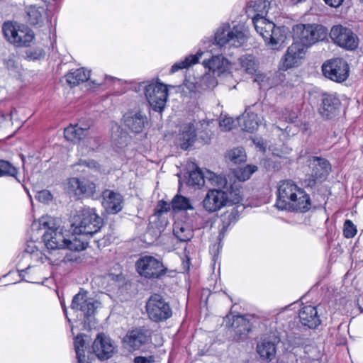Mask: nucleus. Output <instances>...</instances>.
Segmentation results:
<instances>
[{"label": "nucleus", "mask_w": 363, "mask_h": 363, "mask_svg": "<svg viewBox=\"0 0 363 363\" xmlns=\"http://www.w3.org/2000/svg\"><path fill=\"white\" fill-rule=\"evenodd\" d=\"M39 225L46 229L43 236L45 247L49 250L67 248L72 251H82L86 248L88 242L74 235L72 238L65 235L63 229L57 225V220L50 216H43L33 227Z\"/></svg>", "instance_id": "obj_1"}, {"label": "nucleus", "mask_w": 363, "mask_h": 363, "mask_svg": "<svg viewBox=\"0 0 363 363\" xmlns=\"http://www.w3.org/2000/svg\"><path fill=\"white\" fill-rule=\"evenodd\" d=\"M215 186L218 189L208 190L203 200V207L206 211L213 213L228 204L238 203L242 200L240 186L235 183L228 184L225 179L223 185Z\"/></svg>", "instance_id": "obj_2"}, {"label": "nucleus", "mask_w": 363, "mask_h": 363, "mask_svg": "<svg viewBox=\"0 0 363 363\" xmlns=\"http://www.w3.org/2000/svg\"><path fill=\"white\" fill-rule=\"evenodd\" d=\"M74 219V233L78 234L79 238L83 240H85L83 236L93 237L96 235L103 225V219L96 214L94 208L89 207L79 211Z\"/></svg>", "instance_id": "obj_3"}, {"label": "nucleus", "mask_w": 363, "mask_h": 363, "mask_svg": "<svg viewBox=\"0 0 363 363\" xmlns=\"http://www.w3.org/2000/svg\"><path fill=\"white\" fill-rule=\"evenodd\" d=\"M252 21L256 31L263 38L266 44L271 45L273 49L284 41V31L264 16L253 17Z\"/></svg>", "instance_id": "obj_4"}, {"label": "nucleus", "mask_w": 363, "mask_h": 363, "mask_svg": "<svg viewBox=\"0 0 363 363\" xmlns=\"http://www.w3.org/2000/svg\"><path fill=\"white\" fill-rule=\"evenodd\" d=\"M294 38L306 48L327 36V29L320 25L298 24L293 27Z\"/></svg>", "instance_id": "obj_5"}, {"label": "nucleus", "mask_w": 363, "mask_h": 363, "mask_svg": "<svg viewBox=\"0 0 363 363\" xmlns=\"http://www.w3.org/2000/svg\"><path fill=\"white\" fill-rule=\"evenodd\" d=\"M5 38L16 47H28L34 39V33L25 25L5 22L2 26Z\"/></svg>", "instance_id": "obj_6"}, {"label": "nucleus", "mask_w": 363, "mask_h": 363, "mask_svg": "<svg viewBox=\"0 0 363 363\" xmlns=\"http://www.w3.org/2000/svg\"><path fill=\"white\" fill-rule=\"evenodd\" d=\"M215 41L220 48L226 45L238 48L246 42V35L242 26L238 25L231 28L229 23H223L215 33Z\"/></svg>", "instance_id": "obj_7"}, {"label": "nucleus", "mask_w": 363, "mask_h": 363, "mask_svg": "<svg viewBox=\"0 0 363 363\" xmlns=\"http://www.w3.org/2000/svg\"><path fill=\"white\" fill-rule=\"evenodd\" d=\"M135 267L140 276L150 279H160L168 271L162 261L150 255L140 257L135 263Z\"/></svg>", "instance_id": "obj_8"}, {"label": "nucleus", "mask_w": 363, "mask_h": 363, "mask_svg": "<svg viewBox=\"0 0 363 363\" xmlns=\"http://www.w3.org/2000/svg\"><path fill=\"white\" fill-rule=\"evenodd\" d=\"M146 311L150 320L155 322L164 321L172 315V310L168 302L160 295H152L146 303Z\"/></svg>", "instance_id": "obj_9"}, {"label": "nucleus", "mask_w": 363, "mask_h": 363, "mask_svg": "<svg viewBox=\"0 0 363 363\" xmlns=\"http://www.w3.org/2000/svg\"><path fill=\"white\" fill-rule=\"evenodd\" d=\"M145 94L154 111L161 112L164 109L168 97L166 85L160 82H151L145 86Z\"/></svg>", "instance_id": "obj_10"}, {"label": "nucleus", "mask_w": 363, "mask_h": 363, "mask_svg": "<svg viewBox=\"0 0 363 363\" xmlns=\"http://www.w3.org/2000/svg\"><path fill=\"white\" fill-rule=\"evenodd\" d=\"M330 36L336 45L345 50H354L358 47L357 35L347 27L342 25L333 26Z\"/></svg>", "instance_id": "obj_11"}, {"label": "nucleus", "mask_w": 363, "mask_h": 363, "mask_svg": "<svg viewBox=\"0 0 363 363\" xmlns=\"http://www.w3.org/2000/svg\"><path fill=\"white\" fill-rule=\"evenodd\" d=\"M322 71L325 77L340 83L347 79L350 68L345 60L335 58L326 61L322 66Z\"/></svg>", "instance_id": "obj_12"}, {"label": "nucleus", "mask_w": 363, "mask_h": 363, "mask_svg": "<svg viewBox=\"0 0 363 363\" xmlns=\"http://www.w3.org/2000/svg\"><path fill=\"white\" fill-rule=\"evenodd\" d=\"M308 162L312 172L304 182L307 187L313 188L316 186L317 181L322 182L326 179L331 170V167L327 160L318 157H312Z\"/></svg>", "instance_id": "obj_13"}, {"label": "nucleus", "mask_w": 363, "mask_h": 363, "mask_svg": "<svg viewBox=\"0 0 363 363\" xmlns=\"http://www.w3.org/2000/svg\"><path fill=\"white\" fill-rule=\"evenodd\" d=\"M206 182H208L211 185H223L225 183V177L210 171L203 173L198 167L189 172L187 180V184L189 186L201 188Z\"/></svg>", "instance_id": "obj_14"}, {"label": "nucleus", "mask_w": 363, "mask_h": 363, "mask_svg": "<svg viewBox=\"0 0 363 363\" xmlns=\"http://www.w3.org/2000/svg\"><path fill=\"white\" fill-rule=\"evenodd\" d=\"M307 48L303 44L295 42L287 49L281 59V68L284 70L299 66L305 56Z\"/></svg>", "instance_id": "obj_15"}, {"label": "nucleus", "mask_w": 363, "mask_h": 363, "mask_svg": "<svg viewBox=\"0 0 363 363\" xmlns=\"http://www.w3.org/2000/svg\"><path fill=\"white\" fill-rule=\"evenodd\" d=\"M67 190L77 197H90L96 192V185L86 178L72 177L67 181Z\"/></svg>", "instance_id": "obj_16"}, {"label": "nucleus", "mask_w": 363, "mask_h": 363, "mask_svg": "<svg viewBox=\"0 0 363 363\" xmlns=\"http://www.w3.org/2000/svg\"><path fill=\"white\" fill-rule=\"evenodd\" d=\"M299 186L291 180H285L280 182L277 191V199L275 206L281 210H286L294 197L297 196Z\"/></svg>", "instance_id": "obj_17"}, {"label": "nucleus", "mask_w": 363, "mask_h": 363, "mask_svg": "<svg viewBox=\"0 0 363 363\" xmlns=\"http://www.w3.org/2000/svg\"><path fill=\"white\" fill-rule=\"evenodd\" d=\"M152 333L150 330L140 328L129 331L123 339L125 347L129 350H139L151 341Z\"/></svg>", "instance_id": "obj_18"}, {"label": "nucleus", "mask_w": 363, "mask_h": 363, "mask_svg": "<svg viewBox=\"0 0 363 363\" xmlns=\"http://www.w3.org/2000/svg\"><path fill=\"white\" fill-rule=\"evenodd\" d=\"M123 123L130 132L138 134L148 125V119L140 111H130L124 114Z\"/></svg>", "instance_id": "obj_19"}, {"label": "nucleus", "mask_w": 363, "mask_h": 363, "mask_svg": "<svg viewBox=\"0 0 363 363\" xmlns=\"http://www.w3.org/2000/svg\"><path fill=\"white\" fill-rule=\"evenodd\" d=\"M340 105V99L335 94H323L321 97L319 113L323 118H332L338 114Z\"/></svg>", "instance_id": "obj_20"}, {"label": "nucleus", "mask_w": 363, "mask_h": 363, "mask_svg": "<svg viewBox=\"0 0 363 363\" xmlns=\"http://www.w3.org/2000/svg\"><path fill=\"white\" fill-rule=\"evenodd\" d=\"M93 351L100 359H108L114 352L115 347L109 337L99 334L93 343Z\"/></svg>", "instance_id": "obj_21"}, {"label": "nucleus", "mask_w": 363, "mask_h": 363, "mask_svg": "<svg viewBox=\"0 0 363 363\" xmlns=\"http://www.w3.org/2000/svg\"><path fill=\"white\" fill-rule=\"evenodd\" d=\"M102 204L108 213L115 214L122 210L123 197L119 193L106 189L102 193Z\"/></svg>", "instance_id": "obj_22"}, {"label": "nucleus", "mask_w": 363, "mask_h": 363, "mask_svg": "<svg viewBox=\"0 0 363 363\" xmlns=\"http://www.w3.org/2000/svg\"><path fill=\"white\" fill-rule=\"evenodd\" d=\"M72 309L79 310L86 318H89L95 311L94 303L91 298H87L86 292H79L72 299Z\"/></svg>", "instance_id": "obj_23"}, {"label": "nucleus", "mask_w": 363, "mask_h": 363, "mask_svg": "<svg viewBox=\"0 0 363 363\" xmlns=\"http://www.w3.org/2000/svg\"><path fill=\"white\" fill-rule=\"evenodd\" d=\"M289 206L287 211L295 212H306L311 208V203L309 195L302 189L298 188Z\"/></svg>", "instance_id": "obj_24"}, {"label": "nucleus", "mask_w": 363, "mask_h": 363, "mask_svg": "<svg viewBox=\"0 0 363 363\" xmlns=\"http://www.w3.org/2000/svg\"><path fill=\"white\" fill-rule=\"evenodd\" d=\"M298 317L302 325L309 328H315L320 324V320L318 315L315 307L305 306L299 311Z\"/></svg>", "instance_id": "obj_25"}, {"label": "nucleus", "mask_w": 363, "mask_h": 363, "mask_svg": "<svg viewBox=\"0 0 363 363\" xmlns=\"http://www.w3.org/2000/svg\"><path fill=\"white\" fill-rule=\"evenodd\" d=\"M196 138L194 123H188L182 125L178 138L182 149L187 150L194 143Z\"/></svg>", "instance_id": "obj_26"}, {"label": "nucleus", "mask_w": 363, "mask_h": 363, "mask_svg": "<svg viewBox=\"0 0 363 363\" xmlns=\"http://www.w3.org/2000/svg\"><path fill=\"white\" fill-rule=\"evenodd\" d=\"M203 65L206 68H208L214 74L219 76L229 69V62L222 55L213 56L208 60L203 61Z\"/></svg>", "instance_id": "obj_27"}, {"label": "nucleus", "mask_w": 363, "mask_h": 363, "mask_svg": "<svg viewBox=\"0 0 363 363\" xmlns=\"http://www.w3.org/2000/svg\"><path fill=\"white\" fill-rule=\"evenodd\" d=\"M257 352L260 358L267 362H271L276 356L277 349L274 342L264 339L257 345Z\"/></svg>", "instance_id": "obj_28"}, {"label": "nucleus", "mask_w": 363, "mask_h": 363, "mask_svg": "<svg viewBox=\"0 0 363 363\" xmlns=\"http://www.w3.org/2000/svg\"><path fill=\"white\" fill-rule=\"evenodd\" d=\"M89 128H82L75 125H69L65 129L64 134L65 138L71 142L77 143L81 140L82 138L86 137L88 135Z\"/></svg>", "instance_id": "obj_29"}, {"label": "nucleus", "mask_w": 363, "mask_h": 363, "mask_svg": "<svg viewBox=\"0 0 363 363\" xmlns=\"http://www.w3.org/2000/svg\"><path fill=\"white\" fill-rule=\"evenodd\" d=\"M129 135L120 126L115 125L111 129V143L117 148H123L128 145Z\"/></svg>", "instance_id": "obj_30"}, {"label": "nucleus", "mask_w": 363, "mask_h": 363, "mask_svg": "<svg viewBox=\"0 0 363 363\" xmlns=\"http://www.w3.org/2000/svg\"><path fill=\"white\" fill-rule=\"evenodd\" d=\"M89 71H86L84 68H79L67 74L65 78L67 82L71 86H74L87 81L89 79Z\"/></svg>", "instance_id": "obj_31"}, {"label": "nucleus", "mask_w": 363, "mask_h": 363, "mask_svg": "<svg viewBox=\"0 0 363 363\" xmlns=\"http://www.w3.org/2000/svg\"><path fill=\"white\" fill-rule=\"evenodd\" d=\"M173 233L182 242L189 241L193 237V231L191 228L182 222L174 223Z\"/></svg>", "instance_id": "obj_32"}, {"label": "nucleus", "mask_w": 363, "mask_h": 363, "mask_svg": "<svg viewBox=\"0 0 363 363\" xmlns=\"http://www.w3.org/2000/svg\"><path fill=\"white\" fill-rule=\"evenodd\" d=\"M45 9L42 7L30 6L27 8L28 21L33 26H41L43 24Z\"/></svg>", "instance_id": "obj_33"}, {"label": "nucleus", "mask_w": 363, "mask_h": 363, "mask_svg": "<svg viewBox=\"0 0 363 363\" xmlns=\"http://www.w3.org/2000/svg\"><path fill=\"white\" fill-rule=\"evenodd\" d=\"M204 53V52L198 51L196 54L190 55L186 57L184 60L176 62L172 66L171 72L174 73L179 69H186L196 64Z\"/></svg>", "instance_id": "obj_34"}, {"label": "nucleus", "mask_w": 363, "mask_h": 363, "mask_svg": "<svg viewBox=\"0 0 363 363\" xmlns=\"http://www.w3.org/2000/svg\"><path fill=\"white\" fill-rule=\"evenodd\" d=\"M270 3L266 0H255L248 3V11L256 13L254 17L264 16L269 11Z\"/></svg>", "instance_id": "obj_35"}, {"label": "nucleus", "mask_w": 363, "mask_h": 363, "mask_svg": "<svg viewBox=\"0 0 363 363\" xmlns=\"http://www.w3.org/2000/svg\"><path fill=\"white\" fill-rule=\"evenodd\" d=\"M74 345L78 363H87L85 355V349L87 347V343L82 335H79L75 337Z\"/></svg>", "instance_id": "obj_36"}, {"label": "nucleus", "mask_w": 363, "mask_h": 363, "mask_svg": "<svg viewBox=\"0 0 363 363\" xmlns=\"http://www.w3.org/2000/svg\"><path fill=\"white\" fill-rule=\"evenodd\" d=\"M172 207L174 211L192 210L194 208L189 199L179 194H177L172 200Z\"/></svg>", "instance_id": "obj_37"}, {"label": "nucleus", "mask_w": 363, "mask_h": 363, "mask_svg": "<svg viewBox=\"0 0 363 363\" xmlns=\"http://www.w3.org/2000/svg\"><path fill=\"white\" fill-rule=\"evenodd\" d=\"M257 169L256 166L247 165L244 167L235 169L234 174L239 181L244 182L247 180Z\"/></svg>", "instance_id": "obj_38"}, {"label": "nucleus", "mask_w": 363, "mask_h": 363, "mask_svg": "<svg viewBox=\"0 0 363 363\" xmlns=\"http://www.w3.org/2000/svg\"><path fill=\"white\" fill-rule=\"evenodd\" d=\"M225 157L233 163L238 164L245 161L246 155L242 148H235L229 150Z\"/></svg>", "instance_id": "obj_39"}, {"label": "nucleus", "mask_w": 363, "mask_h": 363, "mask_svg": "<svg viewBox=\"0 0 363 363\" xmlns=\"http://www.w3.org/2000/svg\"><path fill=\"white\" fill-rule=\"evenodd\" d=\"M232 328H239L238 332L240 333H243L245 331L248 332L250 330V323L247 321L243 316L237 315L234 316L233 318V322L230 325Z\"/></svg>", "instance_id": "obj_40"}, {"label": "nucleus", "mask_w": 363, "mask_h": 363, "mask_svg": "<svg viewBox=\"0 0 363 363\" xmlns=\"http://www.w3.org/2000/svg\"><path fill=\"white\" fill-rule=\"evenodd\" d=\"M259 126L257 122V116L255 113L247 114L244 118L243 129L248 132H253L257 129Z\"/></svg>", "instance_id": "obj_41"}, {"label": "nucleus", "mask_w": 363, "mask_h": 363, "mask_svg": "<svg viewBox=\"0 0 363 363\" xmlns=\"http://www.w3.org/2000/svg\"><path fill=\"white\" fill-rule=\"evenodd\" d=\"M242 68L247 73L252 74L256 70V65L254 57L252 55H244L240 58Z\"/></svg>", "instance_id": "obj_42"}, {"label": "nucleus", "mask_w": 363, "mask_h": 363, "mask_svg": "<svg viewBox=\"0 0 363 363\" xmlns=\"http://www.w3.org/2000/svg\"><path fill=\"white\" fill-rule=\"evenodd\" d=\"M17 169L10 162L6 160H0V177H16Z\"/></svg>", "instance_id": "obj_43"}, {"label": "nucleus", "mask_w": 363, "mask_h": 363, "mask_svg": "<svg viewBox=\"0 0 363 363\" xmlns=\"http://www.w3.org/2000/svg\"><path fill=\"white\" fill-rule=\"evenodd\" d=\"M217 85L215 77L210 74H205L200 80V86L203 89H213Z\"/></svg>", "instance_id": "obj_44"}, {"label": "nucleus", "mask_w": 363, "mask_h": 363, "mask_svg": "<svg viewBox=\"0 0 363 363\" xmlns=\"http://www.w3.org/2000/svg\"><path fill=\"white\" fill-rule=\"evenodd\" d=\"M254 82H257L260 88L264 89H269L276 84L270 82L269 77L263 74H256Z\"/></svg>", "instance_id": "obj_45"}, {"label": "nucleus", "mask_w": 363, "mask_h": 363, "mask_svg": "<svg viewBox=\"0 0 363 363\" xmlns=\"http://www.w3.org/2000/svg\"><path fill=\"white\" fill-rule=\"evenodd\" d=\"M343 233L347 238H352L357 234L356 227L350 220H345Z\"/></svg>", "instance_id": "obj_46"}, {"label": "nucleus", "mask_w": 363, "mask_h": 363, "mask_svg": "<svg viewBox=\"0 0 363 363\" xmlns=\"http://www.w3.org/2000/svg\"><path fill=\"white\" fill-rule=\"evenodd\" d=\"M35 197L41 203H48L52 199V196L50 192L45 189L38 191Z\"/></svg>", "instance_id": "obj_47"}, {"label": "nucleus", "mask_w": 363, "mask_h": 363, "mask_svg": "<svg viewBox=\"0 0 363 363\" xmlns=\"http://www.w3.org/2000/svg\"><path fill=\"white\" fill-rule=\"evenodd\" d=\"M35 271V269L28 267L26 269L21 270L19 272V275L22 277L23 280H25V281H26L28 282H30V283H35V282H37L35 280V279L30 277H28L27 279L25 278L26 274H29L32 272H34Z\"/></svg>", "instance_id": "obj_48"}, {"label": "nucleus", "mask_w": 363, "mask_h": 363, "mask_svg": "<svg viewBox=\"0 0 363 363\" xmlns=\"http://www.w3.org/2000/svg\"><path fill=\"white\" fill-rule=\"evenodd\" d=\"M233 123V121L231 118H225L220 121V127L224 130H230Z\"/></svg>", "instance_id": "obj_49"}, {"label": "nucleus", "mask_w": 363, "mask_h": 363, "mask_svg": "<svg viewBox=\"0 0 363 363\" xmlns=\"http://www.w3.org/2000/svg\"><path fill=\"white\" fill-rule=\"evenodd\" d=\"M172 206V203H169L167 202L161 201L159 202L157 207V212L159 214H161L164 212H167Z\"/></svg>", "instance_id": "obj_50"}, {"label": "nucleus", "mask_w": 363, "mask_h": 363, "mask_svg": "<svg viewBox=\"0 0 363 363\" xmlns=\"http://www.w3.org/2000/svg\"><path fill=\"white\" fill-rule=\"evenodd\" d=\"M79 164L85 166V167H87L91 168V169H96L99 166L98 163L96 161L93 160H80Z\"/></svg>", "instance_id": "obj_51"}, {"label": "nucleus", "mask_w": 363, "mask_h": 363, "mask_svg": "<svg viewBox=\"0 0 363 363\" xmlns=\"http://www.w3.org/2000/svg\"><path fill=\"white\" fill-rule=\"evenodd\" d=\"M323 1L328 6L333 7V8H335V9L341 6L345 1V0H323Z\"/></svg>", "instance_id": "obj_52"}, {"label": "nucleus", "mask_w": 363, "mask_h": 363, "mask_svg": "<svg viewBox=\"0 0 363 363\" xmlns=\"http://www.w3.org/2000/svg\"><path fill=\"white\" fill-rule=\"evenodd\" d=\"M154 362V357L150 356L148 357H137L134 359V363H152Z\"/></svg>", "instance_id": "obj_53"}, {"label": "nucleus", "mask_w": 363, "mask_h": 363, "mask_svg": "<svg viewBox=\"0 0 363 363\" xmlns=\"http://www.w3.org/2000/svg\"><path fill=\"white\" fill-rule=\"evenodd\" d=\"M25 251L30 254H32L35 252L33 247H30V245H28V247H27V248H26Z\"/></svg>", "instance_id": "obj_54"}, {"label": "nucleus", "mask_w": 363, "mask_h": 363, "mask_svg": "<svg viewBox=\"0 0 363 363\" xmlns=\"http://www.w3.org/2000/svg\"><path fill=\"white\" fill-rule=\"evenodd\" d=\"M5 119L4 116H0V121H4Z\"/></svg>", "instance_id": "obj_55"}, {"label": "nucleus", "mask_w": 363, "mask_h": 363, "mask_svg": "<svg viewBox=\"0 0 363 363\" xmlns=\"http://www.w3.org/2000/svg\"><path fill=\"white\" fill-rule=\"evenodd\" d=\"M359 309H360L361 312H363V307L362 306H359Z\"/></svg>", "instance_id": "obj_56"}, {"label": "nucleus", "mask_w": 363, "mask_h": 363, "mask_svg": "<svg viewBox=\"0 0 363 363\" xmlns=\"http://www.w3.org/2000/svg\"><path fill=\"white\" fill-rule=\"evenodd\" d=\"M277 77H284V76L281 74H277Z\"/></svg>", "instance_id": "obj_57"}, {"label": "nucleus", "mask_w": 363, "mask_h": 363, "mask_svg": "<svg viewBox=\"0 0 363 363\" xmlns=\"http://www.w3.org/2000/svg\"><path fill=\"white\" fill-rule=\"evenodd\" d=\"M233 214H234V211H233L230 213V216H233Z\"/></svg>", "instance_id": "obj_58"}, {"label": "nucleus", "mask_w": 363, "mask_h": 363, "mask_svg": "<svg viewBox=\"0 0 363 363\" xmlns=\"http://www.w3.org/2000/svg\"><path fill=\"white\" fill-rule=\"evenodd\" d=\"M111 79H113V80H116V78H113V77H109Z\"/></svg>", "instance_id": "obj_59"}, {"label": "nucleus", "mask_w": 363, "mask_h": 363, "mask_svg": "<svg viewBox=\"0 0 363 363\" xmlns=\"http://www.w3.org/2000/svg\"><path fill=\"white\" fill-rule=\"evenodd\" d=\"M273 113L275 114V115H277V113L276 111H274Z\"/></svg>", "instance_id": "obj_60"}, {"label": "nucleus", "mask_w": 363, "mask_h": 363, "mask_svg": "<svg viewBox=\"0 0 363 363\" xmlns=\"http://www.w3.org/2000/svg\"><path fill=\"white\" fill-rule=\"evenodd\" d=\"M361 3H363V0H359Z\"/></svg>", "instance_id": "obj_61"}]
</instances>
